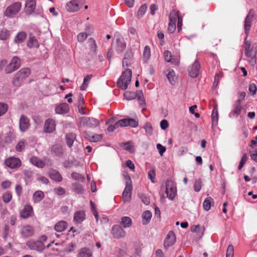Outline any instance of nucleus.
Masks as SVG:
<instances>
[{
    "label": "nucleus",
    "instance_id": "37",
    "mask_svg": "<svg viewBox=\"0 0 257 257\" xmlns=\"http://www.w3.org/2000/svg\"><path fill=\"white\" fill-rule=\"evenodd\" d=\"M72 189L74 192L77 194H81L84 191L82 186L77 183H74L72 184Z\"/></svg>",
    "mask_w": 257,
    "mask_h": 257
},
{
    "label": "nucleus",
    "instance_id": "53",
    "mask_svg": "<svg viewBox=\"0 0 257 257\" xmlns=\"http://www.w3.org/2000/svg\"><path fill=\"white\" fill-rule=\"evenodd\" d=\"M234 255V247L232 245L230 244L228 245L227 250L226 257H233Z\"/></svg>",
    "mask_w": 257,
    "mask_h": 257
},
{
    "label": "nucleus",
    "instance_id": "36",
    "mask_svg": "<svg viewBox=\"0 0 257 257\" xmlns=\"http://www.w3.org/2000/svg\"><path fill=\"white\" fill-rule=\"evenodd\" d=\"M27 144V141L25 140H22L19 141L16 146L15 149L17 152H21L23 151Z\"/></svg>",
    "mask_w": 257,
    "mask_h": 257
},
{
    "label": "nucleus",
    "instance_id": "15",
    "mask_svg": "<svg viewBox=\"0 0 257 257\" xmlns=\"http://www.w3.org/2000/svg\"><path fill=\"white\" fill-rule=\"evenodd\" d=\"M34 233L33 227L29 225L22 226L20 229V233L23 237H29L32 236Z\"/></svg>",
    "mask_w": 257,
    "mask_h": 257
},
{
    "label": "nucleus",
    "instance_id": "1",
    "mask_svg": "<svg viewBox=\"0 0 257 257\" xmlns=\"http://www.w3.org/2000/svg\"><path fill=\"white\" fill-rule=\"evenodd\" d=\"M31 72L30 69L27 67L23 68L17 72L12 81L14 86L16 87L21 86L23 81L30 75Z\"/></svg>",
    "mask_w": 257,
    "mask_h": 257
},
{
    "label": "nucleus",
    "instance_id": "30",
    "mask_svg": "<svg viewBox=\"0 0 257 257\" xmlns=\"http://www.w3.org/2000/svg\"><path fill=\"white\" fill-rule=\"evenodd\" d=\"M152 214L151 211L146 210L142 214V223L143 224H147L150 221Z\"/></svg>",
    "mask_w": 257,
    "mask_h": 257
},
{
    "label": "nucleus",
    "instance_id": "41",
    "mask_svg": "<svg viewBox=\"0 0 257 257\" xmlns=\"http://www.w3.org/2000/svg\"><path fill=\"white\" fill-rule=\"evenodd\" d=\"M91 78H92L91 75H87L84 77L83 84L80 86V89L81 90H86Z\"/></svg>",
    "mask_w": 257,
    "mask_h": 257
},
{
    "label": "nucleus",
    "instance_id": "10",
    "mask_svg": "<svg viewBox=\"0 0 257 257\" xmlns=\"http://www.w3.org/2000/svg\"><path fill=\"white\" fill-rule=\"evenodd\" d=\"M81 123L89 127H94L99 124L98 120L95 118L83 117L81 118Z\"/></svg>",
    "mask_w": 257,
    "mask_h": 257
},
{
    "label": "nucleus",
    "instance_id": "60",
    "mask_svg": "<svg viewBox=\"0 0 257 257\" xmlns=\"http://www.w3.org/2000/svg\"><path fill=\"white\" fill-rule=\"evenodd\" d=\"M88 35L85 33H80L77 36L78 40L80 42H84L87 38Z\"/></svg>",
    "mask_w": 257,
    "mask_h": 257
},
{
    "label": "nucleus",
    "instance_id": "16",
    "mask_svg": "<svg viewBox=\"0 0 257 257\" xmlns=\"http://www.w3.org/2000/svg\"><path fill=\"white\" fill-rule=\"evenodd\" d=\"M176 242V236L175 233L170 231L168 232L164 243V245L165 248H168L172 246Z\"/></svg>",
    "mask_w": 257,
    "mask_h": 257
},
{
    "label": "nucleus",
    "instance_id": "45",
    "mask_svg": "<svg viewBox=\"0 0 257 257\" xmlns=\"http://www.w3.org/2000/svg\"><path fill=\"white\" fill-rule=\"evenodd\" d=\"M124 97L127 100H132L137 98V92L136 93H134L130 91H126L124 93Z\"/></svg>",
    "mask_w": 257,
    "mask_h": 257
},
{
    "label": "nucleus",
    "instance_id": "4",
    "mask_svg": "<svg viewBox=\"0 0 257 257\" xmlns=\"http://www.w3.org/2000/svg\"><path fill=\"white\" fill-rule=\"evenodd\" d=\"M165 192L167 197L173 200L175 197L177 193V189L175 184L172 180H167L166 183Z\"/></svg>",
    "mask_w": 257,
    "mask_h": 257
},
{
    "label": "nucleus",
    "instance_id": "25",
    "mask_svg": "<svg viewBox=\"0 0 257 257\" xmlns=\"http://www.w3.org/2000/svg\"><path fill=\"white\" fill-rule=\"evenodd\" d=\"M27 34L25 32L22 31L18 33L14 38V42L17 44L22 43L26 40Z\"/></svg>",
    "mask_w": 257,
    "mask_h": 257
},
{
    "label": "nucleus",
    "instance_id": "20",
    "mask_svg": "<svg viewBox=\"0 0 257 257\" xmlns=\"http://www.w3.org/2000/svg\"><path fill=\"white\" fill-rule=\"evenodd\" d=\"M85 219V213L83 211H77L74 215V221L76 223H80Z\"/></svg>",
    "mask_w": 257,
    "mask_h": 257
},
{
    "label": "nucleus",
    "instance_id": "19",
    "mask_svg": "<svg viewBox=\"0 0 257 257\" xmlns=\"http://www.w3.org/2000/svg\"><path fill=\"white\" fill-rule=\"evenodd\" d=\"M69 110V105L66 103H62L57 105L55 108V112L57 114H63L66 113Z\"/></svg>",
    "mask_w": 257,
    "mask_h": 257
},
{
    "label": "nucleus",
    "instance_id": "12",
    "mask_svg": "<svg viewBox=\"0 0 257 257\" xmlns=\"http://www.w3.org/2000/svg\"><path fill=\"white\" fill-rule=\"evenodd\" d=\"M33 215V209L30 205H25L20 211V216L21 218L26 219L32 217Z\"/></svg>",
    "mask_w": 257,
    "mask_h": 257
},
{
    "label": "nucleus",
    "instance_id": "24",
    "mask_svg": "<svg viewBox=\"0 0 257 257\" xmlns=\"http://www.w3.org/2000/svg\"><path fill=\"white\" fill-rule=\"evenodd\" d=\"M91 251L87 247L81 248L78 253L77 257H92Z\"/></svg>",
    "mask_w": 257,
    "mask_h": 257
},
{
    "label": "nucleus",
    "instance_id": "5",
    "mask_svg": "<svg viewBox=\"0 0 257 257\" xmlns=\"http://www.w3.org/2000/svg\"><path fill=\"white\" fill-rule=\"evenodd\" d=\"M113 39L115 50L119 52H122L126 48V43L123 37L118 33H116Z\"/></svg>",
    "mask_w": 257,
    "mask_h": 257
},
{
    "label": "nucleus",
    "instance_id": "22",
    "mask_svg": "<svg viewBox=\"0 0 257 257\" xmlns=\"http://www.w3.org/2000/svg\"><path fill=\"white\" fill-rule=\"evenodd\" d=\"M49 177L57 182H61L62 180V177L60 174L55 170H50L49 173Z\"/></svg>",
    "mask_w": 257,
    "mask_h": 257
},
{
    "label": "nucleus",
    "instance_id": "2",
    "mask_svg": "<svg viewBox=\"0 0 257 257\" xmlns=\"http://www.w3.org/2000/svg\"><path fill=\"white\" fill-rule=\"evenodd\" d=\"M132 74L131 69L125 70L117 81V85L118 87L122 90L126 89L131 81Z\"/></svg>",
    "mask_w": 257,
    "mask_h": 257
},
{
    "label": "nucleus",
    "instance_id": "21",
    "mask_svg": "<svg viewBox=\"0 0 257 257\" xmlns=\"http://www.w3.org/2000/svg\"><path fill=\"white\" fill-rule=\"evenodd\" d=\"M211 117L212 127L216 126L217 125L218 120V112L217 105H215L213 107Z\"/></svg>",
    "mask_w": 257,
    "mask_h": 257
},
{
    "label": "nucleus",
    "instance_id": "27",
    "mask_svg": "<svg viewBox=\"0 0 257 257\" xmlns=\"http://www.w3.org/2000/svg\"><path fill=\"white\" fill-rule=\"evenodd\" d=\"M132 186H125L122 193V197L124 201H127L131 198Z\"/></svg>",
    "mask_w": 257,
    "mask_h": 257
},
{
    "label": "nucleus",
    "instance_id": "52",
    "mask_svg": "<svg viewBox=\"0 0 257 257\" xmlns=\"http://www.w3.org/2000/svg\"><path fill=\"white\" fill-rule=\"evenodd\" d=\"M12 198V193L10 192H6L3 196V201L5 203H8L11 201Z\"/></svg>",
    "mask_w": 257,
    "mask_h": 257
},
{
    "label": "nucleus",
    "instance_id": "8",
    "mask_svg": "<svg viewBox=\"0 0 257 257\" xmlns=\"http://www.w3.org/2000/svg\"><path fill=\"white\" fill-rule=\"evenodd\" d=\"M26 245L32 250L42 251L45 248V245L41 241L29 240L26 242Z\"/></svg>",
    "mask_w": 257,
    "mask_h": 257
},
{
    "label": "nucleus",
    "instance_id": "56",
    "mask_svg": "<svg viewBox=\"0 0 257 257\" xmlns=\"http://www.w3.org/2000/svg\"><path fill=\"white\" fill-rule=\"evenodd\" d=\"M123 177L125 182V186H132V180L128 174L125 173L123 174Z\"/></svg>",
    "mask_w": 257,
    "mask_h": 257
},
{
    "label": "nucleus",
    "instance_id": "33",
    "mask_svg": "<svg viewBox=\"0 0 257 257\" xmlns=\"http://www.w3.org/2000/svg\"><path fill=\"white\" fill-rule=\"evenodd\" d=\"M67 227V223L64 221L58 222L55 225V229L57 232H62L64 231Z\"/></svg>",
    "mask_w": 257,
    "mask_h": 257
},
{
    "label": "nucleus",
    "instance_id": "35",
    "mask_svg": "<svg viewBox=\"0 0 257 257\" xmlns=\"http://www.w3.org/2000/svg\"><path fill=\"white\" fill-rule=\"evenodd\" d=\"M11 35L10 31L5 28L0 30V40H6L8 39Z\"/></svg>",
    "mask_w": 257,
    "mask_h": 257
},
{
    "label": "nucleus",
    "instance_id": "28",
    "mask_svg": "<svg viewBox=\"0 0 257 257\" xmlns=\"http://www.w3.org/2000/svg\"><path fill=\"white\" fill-rule=\"evenodd\" d=\"M214 204L213 199L210 197H207L203 203V207L205 210H210L211 206Z\"/></svg>",
    "mask_w": 257,
    "mask_h": 257
},
{
    "label": "nucleus",
    "instance_id": "14",
    "mask_svg": "<svg viewBox=\"0 0 257 257\" xmlns=\"http://www.w3.org/2000/svg\"><path fill=\"white\" fill-rule=\"evenodd\" d=\"M253 16L254 14L251 11H250L245 18L244 21V32L246 36L248 35L251 23L253 21ZM246 38L247 36H246L245 40L246 39Z\"/></svg>",
    "mask_w": 257,
    "mask_h": 257
},
{
    "label": "nucleus",
    "instance_id": "62",
    "mask_svg": "<svg viewBox=\"0 0 257 257\" xmlns=\"http://www.w3.org/2000/svg\"><path fill=\"white\" fill-rule=\"evenodd\" d=\"M156 176V172L155 169H152L148 172V177L151 180L152 183L155 182V178Z\"/></svg>",
    "mask_w": 257,
    "mask_h": 257
},
{
    "label": "nucleus",
    "instance_id": "26",
    "mask_svg": "<svg viewBox=\"0 0 257 257\" xmlns=\"http://www.w3.org/2000/svg\"><path fill=\"white\" fill-rule=\"evenodd\" d=\"M44 197V193L40 190L36 191L33 195V200L35 203L40 202Z\"/></svg>",
    "mask_w": 257,
    "mask_h": 257
},
{
    "label": "nucleus",
    "instance_id": "40",
    "mask_svg": "<svg viewBox=\"0 0 257 257\" xmlns=\"http://www.w3.org/2000/svg\"><path fill=\"white\" fill-rule=\"evenodd\" d=\"M151 56V50L149 46H146L143 52V61L146 63L150 59Z\"/></svg>",
    "mask_w": 257,
    "mask_h": 257
},
{
    "label": "nucleus",
    "instance_id": "59",
    "mask_svg": "<svg viewBox=\"0 0 257 257\" xmlns=\"http://www.w3.org/2000/svg\"><path fill=\"white\" fill-rule=\"evenodd\" d=\"M247 159V157L246 154H243V156H242L241 159L239 162V165L238 167V170H240L242 168L243 166L246 162Z\"/></svg>",
    "mask_w": 257,
    "mask_h": 257
},
{
    "label": "nucleus",
    "instance_id": "42",
    "mask_svg": "<svg viewBox=\"0 0 257 257\" xmlns=\"http://www.w3.org/2000/svg\"><path fill=\"white\" fill-rule=\"evenodd\" d=\"M167 77L170 83L173 85L175 83V72L172 69H169L167 74Z\"/></svg>",
    "mask_w": 257,
    "mask_h": 257
},
{
    "label": "nucleus",
    "instance_id": "11",
    "mask_svg": "<svg viewBox=\"0 0 257 257\" xmlns=\"http://www.w3.org/2000/svg\"><path fill=\"white\" fill-rule=\"evenodd\" d=\"M111 233L114 238L117 239L124 237L126 234L125 231L122 227L118 225L113 226Z\"/></svg>",
    "mask_w": 257,
    "mask_h": 257
},
{
    "label": "nucleus",
    "instance_id": "47",
    "mask_svg": "<svg viewBox=\"0 0 257 257\" xmlns=\"http://www.w3.org/2000/svg\"><path fill=\"white\" fill-rule=\"evenodd\" d=\"M14 139V135L13 132L10 131L6 134L5 137V142L7 143H10Z\"/></svg>",
    "mask_w": 257,
    "mask_h": 257
},
{
    "label": "nucleus",
    "instance_id": "63",
    "mask_svg": "<svg viewBox=\"0 0 257 257\" xmlns=\"http://www.w3.org/2000/svg\"><path fill=\"white\" fill-rule=\"evenodd\" d=\"M127 124L128 126H130L133 127H137L139 125L138 121L133 118H128Z\"/></svg>",
    "mask_w": 257,
    "mask_h": 257
},
{
    "label": "nucleus",
    "instance_id": "17",
    "mask_svg": "<svg viewBox=\"0 0 257 257\" xmlns=\"http://www.w3.org/2000/svg\"><path fill=\"white\" fill-rule=\"evenodd\" d=\"M56 123L54 120L49 118L47 119L44 124V131L45 133H51L55 130Z\"/></svg>",
    "mask_w": 257,
    "mask_h": 257
},
{
    "label": "nucleus",
    "instance_id": "6",
    "mask_svg": "<svg viewBox=\"0 0 257 257\" xmlns=\"http://www.w3.org/2000/svg\"><path fill=\"white\" fill-rule=\"evenodd\" d=\"M21 66V60L17 56L14 57L10 63L8 64L5 68V72L7 74L11 73L17 69Z\"/></svg>",
    "mask_w": 257,
    "mask_h": 257
},
{
    "label": "nucleus",
    "instance_id": "51",
    "mask_svg": "<svg viewBox=\"0 0 257 257\" xmlns=\"http://www.w3.org/2000/svg\"><path fill=\"white\" fill-rule=\"evenodd\" d=\"M89 41L90 43V51L93 54H96L97 50V46L95 41L92 39H89Z\"/></svg>",
    "mask_w": 257,
    "mask_h": 257
},
{
    "label": "nucleus",
    "instance_id": "64",
    "mask_svg": "<svg viewBox=\"0 0 257 257\" xmlns=\"http://www.w3.org/2000/svg\"><path fill=\"white\" fill-rule=\"evenodd\" d=\"M157 149L158 150L159 154L161 156H163V154L166 150V148L160 144H158L157 145Z\"/></svg>",
    "mask_w": 257,
    "mask_h": 257
},
{
    "label": "nucleus",
    "instance_id": "38",
    "mask_svg": "<svg viewBox=\"0 0 257 257\" xmlns=\"http://www.w3.org/2000/svg\"><path fill=\"white\" fill-rule=\"evenodd\" d=\"M179 12L178 11H172L170 14V22L176 23L177 20L180 18L179 16Z\"/></svg>",
    "mask_w": 257,
    "mask_h": 257
},
{
    "label": "nucleus",
    "instance_id": "34",
    "mask_svg": "<svg viewBox=\"0 0 257 257\" xmlns=\"http://www.w3.org/2000/svg\"><path fill=\"white\" fill-rule=\"evenodd\" d=\"M241 109L242 105L239 101H236L232 110L233 114L235 116H238L240 114Z\"/></svg>",
    "mask_w": 257,
    "mask_h": 257
},
{
    "label": "nucleus",
    "instance_id": "23",
    "mask_svg": "<svg viewBox=\"0 0 257 257\" xmlns=\"http://www.w3.org/2000/svg\"><path fill=\"white\" fill-rule=\"evenodd\" d=\"M30 161L32 164L38 168H43L45 166V163L43 161L35 156L32 157Z\"/></svg>",
    "mask_w": 257,
    "mask_h": 257
},
{
    "label": "nucleus",
    "instance_id": "9",
    "mask_svg": "<svg viewBox=\"0 0 257 257\" xmlns=\"http://www.w3.org/2000/svg\"><path fill=\"white\" fill-rule=\"evenodd\" d=\"M84 0H71L67 3L66 9L69 12H75L78 11L81 8V3Z\"/></svg>",
    "mask_w": 257,
    "mask_h": 257
},
{
    "label": "nucleus",
    "instance_id": "39",
    "mask_svg": "<svg viewBox=\"0 0 257 257\" xmlns=\"http://www.w3.org/2000/svg\"><path fill=\"white\" fill-rule=\"evenodd\" d=\"M144 129L147 135L149 136H152L153 134V127L151 122H147L143 126Z\"/></svg>",
    "mask_w": 257,
    "mask_h": 257
},
{
    "label": "nucleus",
    "instance_id": "18",
    "mask_svg": "<svg viewBox=\"0 0 257 257\" xmlns=\"http://www.w3.org/2000/svg\"><path fill=\"white\" fill-rule=\"evenodd\" d=\"M30 120L25 115H22L19 120V127L21 132H26L30 126Z\"/></svg>",
    "mask_w": 257,
    "mask_h": 257
},
{
    "label": "nucleus",
    "instance_id": "54",
    "mask_svg": "<svg viewBox=\"0 0 257 257\" xmlns=\"http://www.w3.org/2000/svg\"><path fill=\"white\" fill-rule=\"evenodd\" d=\"M138 100L141 105L145 104V99L144 98L143 93L142 91H137V96Z\"/></svg>",
    "mask_w": 257,
    "mask_h": 257
},
{
    "label": "nucleus",
    "instance_id": "13",
    "mask_svg": "<svg viewBox=\"0 0 257 257\" xmlns=\"http://www.w3.org/2000/svg\"><path fill=\"white\" fill-rule=\"evenodd\" d=\"M200 66L197 61H195L191 66L188 68V72L189 75L192 78L197 77L200 72Z\"/></svg>",
    "mask_w": 257,
    "mask_h": 257
},
{
    "label": "nucleus",
    "instance_id": "29",
    "mask_svg": "<svg viewBox=\"0 0 257 257\" xmlns=\"http://www.w3.org/2000/svg\"><path fill=\"white\" fill-rule=\"evenodd\" d=\"M76 139V135L73 133H69L66 135V144L68 147H71L74 141Z\"/></svg>",
    "mask_w": 257,
    "mask_h": 257
},
{
    "label": "nucleus",
    "instance_id": "3",
    "mask_svg": "<svg viewBox=\"0 0 257 257\" xmlns=\"http://www.w3.org/2000/svg\"><path fill=\"white\" fill-rule=\"evenodd\" d=\"M22 4L20 2H15L9 6L4 12V16L12 17L17 15L21 10Z\"/></svg>",
    "mask_w": 257,
    "mask_h": 257
},
{
    "label": "nucleus",
    "instance_id": "55",
    "mask_svg": "<svg viewBox=\"0 0 257 257\" xmlns=\"http://www.w3.org/2000/svg\"><path fill=\"white\" fill-rule=\"evenodd\" d=\"M147 9V6L146 4L142 5L139 9L138 12V16L142 17L146 13Z\"/></svg>",
    "mask_w": 257,
    "mask_h": 257
},
{
    "label": "nucleus",
    "instance_id": "31",
    "mask_svg": "<svg viewBox=\"0 0 257 257\" xmlns=\"http://www.w3.org/2000/svg\"><path fill=\"white\" fill-rule=\"evenodd\" d=\"M245 56L250 59L249 62H255V56H256V52L255 51H253L252 50H250V48L249 49L245 50Z\"/></svg>",
    "mask_w": 257,
    "mask_h": 257
},
{
    "label": "nucleus",
    "instance_id": "58",
    "mask_svg": "<svg viewBox=\"0 0 257 257\" xmlns=\"http://www.w3.org/2000/svg\"><path fill=\"white\" fill-rule=\"evenodd\" d=\"M27 45L29 47L31 48L34 46H38L37 41L34 38H30L27 43Z\"/></svg>",
    "mask_w": 257,
    "mask_h": 257
},
{
    "label": "nucleus",
    "instance_id": "44",
    "mask_svg": "<svg viewBox=\"0 0 257 257\" xmlns=\"http://www.w3.org/2000/svg\"><path fill=\"white\" fill-rule=\"evenodd\" d=\"M26 7L30 9L31 12H33L35 9L36 2L35 0H27L26 3Z\"/></svg>",
    "mask_w": 257,
    "mask_h": 257
},
{
    "label": "nucleus",
    "instance_id": "46",
    "mask_svg": "<svg viewBox=\"0 0 257 257\" xmlns=\"http://www.w3.org/2000/svg\"><path fill=\"white\" fill-rule=\"evenodd\" d=\"M71 177L75 180H79L82 182H83L85 180L84 177L80 174L76 172H73L71 173Z\"/></svg>",
    "mask_w": 257,
    "mask_h": 257
},
{
    "label": "nucleus",
    "instance_id": "61",
    "mask_svg": "<svg viewBox=\"0 0 257 257\" xmlns=\"http://www.w3.org/2000/svg\"><path fill=\"white\" fill-rule=\"evenodd\" d=\"M194 189L196 192H199L201 189V181L200 180H196L195 182Z\"/></svg>",
    "mask_w": 257,
    "mask_h": 257
},
{
    "label": "nucleus",
    "instance_id": "43",
    "mask_svg": "<svg viewBox=\"0 0 257 257\" xmlns=\"http://www.w3.org/2000/svg\"><path fill=\"white\" fill-rule=\"evenodd\" d=\"M164 58L165 60L168 62H171L172 64H175L178 63L177 62H176L175 61H174L172 59L171 53L168 50H166L164 52Z\"/></svg>",
    "mask_w": 257,
    "mask_h": 257
},
{
    "label": "nucleus",
    "instance_id": "7",
    "mask_svg": "<svg viewBox=\"0 0 257 257\" xmlns=\"http://www.w3.org/2000/svg\"><path fill=\"white\" fill-rule=\"evenodd\" d=\"M5 164L11 169H17L21 166L22 162L18 158L11 157L5 160Z\"/></svg>",
    "mask_w": 257,
    "mask_h": 257
},
{
    "label": "nucleus",
    "instance_id": "48",
    "mask_svg": "<svg viewBox=\"0 0 257 257\" xmlns=\"http://www.w3.org/2000/svg\"><path fill=\"white\" fill-rule=\"evenodd\" d=\"M8 105L5 103H0V116L5 114L8 110Z\"/></svg>",
    "mask_w": 257,
    "mask_h": 257
},
{
    "label": "nucleus",
    "instance_id": "32",
    "mask_svg": "<svg viewBox=\"0 0 257 257\" xmlns=\"http://www.w3.org/2000/svg\"><path fill=\"white\" fill-rule=\"evenodd\" d=\"M120 224L124 228L130 227L132 224V221L130 217L123 216L121 218Z\"/></svg>",
    "mask_w": 257,
    "mask_h": 257
},
{
    "label": "nucleus",
    "instance_id": "50",
    "mask_svg": "<svg viewBox=\"0 0 257 257\" xmlns=\"http://www.w3.org/2000/svg\"><path fill=\"white\" fill-rule=\"evenodd\" d=\"M124 149L128 151L130 153L134 152V148L133 143L132 142H127L123 144Z\"/></svg>",
    "mask_w": 257,
    "mask_h": 257
},
{
    "label": "nucleus",
    "instance_id": "49",
    "mask_svg": "<svg viewBox=\"0 0 257 257\" xmlns=\"http://www.w3.org/2000/svg\"><path fill=\"white\" fill-rule=\"evenodd\" d=\"M102 138L101 135L95 134L92 136H88V139L91 142H97Z\"/></svg>",
    "mask_w": 257,
    "mask_h": 257
},
{
    "label": "nucleus",
    "instance_id": "57",
    "mask_svg": "<svg viewBox=\"0 0 257 257\" xmlns=\"http://www.w3.org/2000/svg\"><path fill=\"white\" fill-rule=\"evenodd\" d=\"M204 228H201L199 224L193 225L191 227V230L192 232H199L200 231L201 232V234H203L204 231Z\"/></svg>",
    "mask_w": 257,
    "mask_h": 257
}]
</instances>
